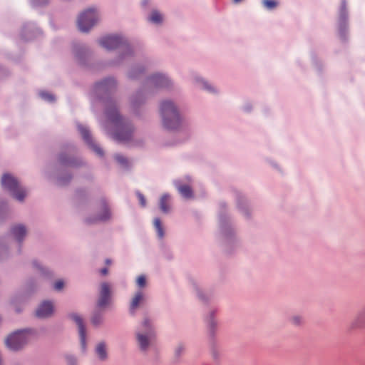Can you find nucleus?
Instances as JSON below:
<instances>
[{
	"mask_svg": "<svg viewBox=\"0 0 365 365\" xmlns=\"http://www.w3.org/2000/svg\"><path fill=\"white\" fill-rule=\"evenodd\" d=\"M115 88V80L109 77L95 85L94 93L98 98L105 102L106 130L116 141L127 143L132 138L133 127L130 122L119 113L117 101L113 97Z\"/></svg>",
	"mask_w": 365,
	"mask_h": 365,
	"instance_id": "obj_1",
	"label": "nucleus"
},
{
	"mask_svg": "<svg viewBox=\"0 0 365 365\" xmlns=\"http://www.w3.org/2000/svg\"><path fill=\"white\" fill-rule=\"evenodd\" d=\"M160 111L165 128L169 130H174L179 127L180 116L177 106L173 101L170 100L162 101Z\"/></svg>",
	"mask_w": 365,
	"mask_h": 365,
	"instance_id": "obj_2",
	"label": "nucleus"
},
{
	"mask_svg": "<svg viewBox=\"0 0 365 365\" xmlns=\"http://www.w3.org/2000/svg\"><path fill=\"white\" fill-rule=\"evenodd\" d=\"M99 43L108 50L120 49L122 52L120 60L132 53V48L128 41L118 35L106 36L99 40Z\"/></svg>",
	"mask_w": 365,
	"mask_h": 365,
	"instance_id": "obj_3",
	"label": "nucleus"
},
{
	"mask_svg": "<svg viewBox=\"0 0 365 365\" xmlns=\"http://www.w3.org/2000/svg\"><path fill=\"white\" fill-rule=\"evenodd\" d=\"M33 331L31 329L19 330L10 334L6 339L7 348L12 351L21 349L30 340Z\"/></svg>",
	"mask_w": 365,
	"mask_h": 365,
	"instance_id": "obj_4",
	"label": "nucleus"
},
{
	"mask_svg": "<svg viewBox=\"0 0 365 365\" xmlns=\"http://www.w3.org/2000/svg\"><path fill=\"white\" fill-rule=\"evenodd\" d=\"M136 339L142 351H146L151 345L155 339V331L148 319H144L141 329L136 333Z\"/></svg>",
	"mask_w": 365,
	"mask_h": 365,
	"instance_id": "obj_5",
	"label": "nucleus"
},
{
	"mask_svg": "<svg viewBox=\"0 0 365 365\" xmlns=\"http://www.w3.org/2000/svg\"><path fill=\"white\" fill-rule=\"evenodd\" d=\"M1 185L19 201H23L26 195V190L21 186L18 180L10 174L6 173L2 176Z\"/></svg>",
	"mask_w": 365,
	"mask_h": 365,
	"instance_id": "obj_6",
	"label": "nucleus"
},
{
	"mask_svg": "<svg viewBox=\"0 0 365 365\" xmlns=\"http://www.w3.org/2000/svg\"><path fill=\"white\" fill-rule=\"evenodd\" d=\"M98 13L95 9H88L83 11L78 18V27L81 31L87 32L98 22Z\"/></svg>",
	"mask_w": 365,
	"mask_h": 365,
	"instance_id": "obj_7",
	"label": "nucleus"
},
{
	"mask_svg": "<svg viewBox=\"0 0 365 365\" xmlns=\"http://www.w3.org/2000/svg\"><path fill=\"white\" fill-rule=\"evenodd\" d=\"M171 85L170 80L163 74L155 73L146 81L145 91H152L155 88H168Z\"/></svg>",
	"mask_w": 365,
	"mask_h": 365,
	"instance_id": "obj_8",
	"label": "nucleus"
},
{
	"mask_svg": "<svg viewBox=\"0 0 365 365\" xmlns=\"http://www.w3.org/2000/svg\"><path fill=\"white\" fill-rule=\"evenodd\" d=\"M78 129L80 132L83 139L86 142V143L99 156H102L103 155V150L95 143L93 141L89 130L83 125L78 124Z\"/></svg>",
	"mask_w": 365,
	"mask_h": 365,
	"instance_id": "obj_9",
	"label": "nucleus"
},
{
	"mask_svg": "<svg viewBox=\"0 0 365 365\" xmlns=\"http://www.w3.org/2000/svg\"><path fill=\"white\" fill-rule=\"evenodd\" d=\"M110 298V286L107 282H103L101 285L100 296L97 302L98 309H103L109 304Z\"/></svg>",
	"mask_w": 365,
	"mask_h": 365,
	"instance_id": "obj_10",
	"label": "nucleus"
},
{
	"mask_svg": "<svg viewBox=\"0 0 365 365\" xmlns=\"http://www.w3.org/2000/svg\"><path fill=\"white\" fill-rule=\"evenodd\" d=\"M71 319H73L78 328V333L80 336L81 345L83 351L86 350V328L84 326L83 320L81 316L77 314H71L70 315Z\"/></svg>",
	"mask_w": 365,
	"mask_h": 365,
	"instance_id": "obj_11",
	"label": "nucleus"
},
{
	"mask_svg": "<svg viewBox=\"0 0 365 365\" xmlns=\"http://www.w3.org/2000/svg\"><path fill=\"white\" fill-rule=\"evenodd\" d=\"M348 13L346 8V1L343 0L339 12V32L341 37L344 36V34L346 29Z\"/></svg>",
	"mask_w": 365,
	"mask_h": 365,
	"instance_id": "obj_12",
	"label": "nucleus"
},
{
	"mask_svg": "<svg viewBox=\"0 0 365 365\" xmlns=\"http://www.w3.org/2000/svg\"><path fill=\"white\" fill-rule=\"evenodd\" d=\"M53 312V304L50 301L43 302L37 308L36 314L38 317L45 318L50 317Z\"/></svg>",
	"mask_w": 365,
	"mask_h": 365,
	"instance_id": "obj_13",
	"label": "nucleus"
},
{
	"mask_svg": "<svg viewBox=\"0 0 365 365\" xmlns=\"http://www.w3.org/2000/svg\"><path fill=\"white\" fill-rule=\"evenodd\" d=\"M100 206L101 208L102 212L99 214L97 217H96L93 220L87 219V222L88 223L96 222L98 221H105L108 220L110 217V211L109 210L107 202L105 200H102L100 202Z\"/></svg>",
	"mask_w": 365,
	"mask_h": 365,
	"instance_id": "obj_14",
	"label": "nucleus"
},
{
	"mask_svg": "<svg viewBox=\"0 0 365 365\" xmlns=\"http://www.w3.org/2000/svg\"><path fill=\"white\" fill-rule=\"evenodd\" d=\"M364 328H365V307L359 312L349 325V329L351 331Z\"/></svg>",
	"mask_w": 365,
	"mask_h": 365,
	"instance_id": "obj_15",
	"label": "nucleus"
},
{
	"mask_svg": "<svg viewBox=\"0 0 365 365\" xmlns=\"http://www.w3.org/2000/svg\"><path fill=\"white\" fill-rule=\"evenodd\" d=\"M27 233L26 228L23 225H15L11 228V234L19 245L23 241Z\"/></svg>",
	"mask_w": 365,
	"mask_h": 365,
	"instance_id": "obj_16",
	"label": "nucleus"
},
{
	"mask_svg": "<svg viewBox=\"0 0 365 365\" xmlns=\"http://www.w3.org/2000/svg\"><path fill=\"white\" fill-rule=\"evenodd\" d=\"M73 53L79 62L81 63H83L84 58L88 55V50L86 47L81 43L75 44L73 46Z\"/></svg>",
	"mask_w": 365,
	"mask_h": 365,
	"instance_id": "obj_17",
	"label": "nucleus"
},
{
	"mask_svg": "<svg viewBox=\"0 0 365 365\" xmlns=\"http://www.w3.org/2000/svg\"><path fill=\"white\" fill-rule=\"evenodd\" d=\"M144 299L145 296L142 291H138L135 293V296L132 299L130 306V312L131 314H134L135 309L138 307Z\"/></svg>",
	"mask_w": 365,
	"mask_h": 365,
	"instance_id": "obj_18",
	"label": "nucleus"
},
{
	"mask_svg": "<svg viewBox=\"0 0 365 365\" xmlns=\"http://www.w3.org/2000/svg\"><path fill=\"white\" fill-rule=\"evenodd\" d=\"M216 310L212 309L210 311L209 316L207 318V322L209 328V332L211 336H214L217 327V322L215 318Z\"/></svg>",
	"mask_w": 365,
	"mask_h": 365,
	"instance_id": "obj_19",
	"label": "nucleus"
},
{
	"mask_svg": "<svg viewBox=\"0 0 365 365\" xmlns=\"http://www.w3.org/2000/svg\"><path fill=\"white\" fill-rule=\"evenodd\" d=\"M58 160L61 165L65 166H76L78 165L77 160L76 158L68 156L64 153L60 155Z\"/></svg>",
	"mask_w": 365,
	"mask_h": 365,
	"instance_id": "obj_20",
	"label": "nucleus"
},
{
	"mask_svg": "<svg viewBox=\"0 0 365 365\" xmlns=\"http://www.w3.org/2000/svg\"><path fill=\"white\" fill-rule=\"evenodd\" d=\"M170 196L168 194L163 195L160 200V208L164 213H168L170 210Z\"/></svg>",
	"mask_w": 365,
	"mask_h": 365,
	"instance_id": "obj_21",
	"label": "nucleus"
},
{
	"mask_svg": "<svg viewBox=\"0 0 365 365\" xmlns=\"http://www.w3.org/2000/svg\"><path fill=\"white\" fill-rule=\"evenodd\" d=\"M178 190L180 195L186 198L190 199L192 197V190L189 185H177Z\"/></svg>",
	"mask_w": 365,
	"mask_h": 365,
	"instance_id": "obj_22",
	"label": "nucleus"
},
{
	"mask_svg": "<svg viewBox=\"0 0 365 365\" xmlns=\"http://www.w3.org/2000/svg\"><path fill=\"white\" fill-rule=\"evenodd\" d=\"M96 353L101 360H105L107 358L106 345L104 342H101L96 347Z\"/></svg>",
	"mask_w": 365,
	"mask_h": 365,
	"instance_id": "obj_23",
	"label": "nucleus"
},
{
	"mask_svg": "<svg viewBox=\"0 0 365 365\" xmlns=\"http://www.w3.org/2000/svg\"><path fill=\"white\" fill-rule=\"evenodd\" d=\"M144 101H145V96H144V92L143 91L138 92L131 98V104L134 108L140 106Z\"/></svg>",
	"mask_w": 365,
	"mask_h": 365,
	"instance_id": "obj_24",
	"label": "nucleus"
},
{
	"mask_svg": "<svg viewBox=\"0 0 365 365\" xmlns=\"http://www.w3.org/2000/svg\"><path fill=\"white\" fill-rule=\"evenodd\" d=\"M289 322L294 326H301L304 323V318L301 315L295 314L289 317Z\"/></svg>",
	"mask_w": 365,
	"mask_h": 365,
	"instance_id": "obj_25",
	"label": "nucleus"
},
{
	"mask_svg": "<svg viewBox=\"0 0 365 365\" xmlns=\"http://www.w3.org/2000/svg\"><path fill=\"white\" fill-rule=\"evenodd\" d=\"M103 322V315L102 313L100 311H96L92 317H91V322L93 325L98 326L101 324Z\"/></svg>",
	"mask_w": 365,
	"mask_h": 365,
	"instance_id": "obj_26",
	"label": "nucleus"
},
{
	"mask_svg": "<svg viewBox=\"0 0 365 365\" xmlns=\"http://www.w3.org/2000/svg\"><path fill=\"white\" fill-rule=\"evenodd\" d=\"M149 21L155 24H159L163 21V16L158 11H153L149 16Z\"/></svg>",
	"mask_w": 365,
	"mask_h": 365,
	"instance_id": "obj_27",
	"label": "nucleus"
},
{
	"mask_svg": "<svg viewBox=\"0 0 365 365\" xmlns=\"http://www.w3.org/2000/svg\"><path fill=\"white\" fill-rule=\"evenodd\" d=\"M154 226L157 230L158 237L160 238H163L164 237V230L159 218H155L154 220Z\"/></svg>",
	"mask_w": 365,
	"mask_h": 365,
	"instance_id": "obj_28",
	"label": "nucleus"
},
{
	"mask_svg": "<svg viewBox=\"0 0 365 365\" xmlns=\"http://www.w3.org/2000/svg\"><path fill=\"white\" fill-rule=\"evenodd\" d=\"M196 82L198 83L200 85L202 88L205 89V90L210 91V92H214L215 91L214 88L211 85H210L207 82L203 81L202 79L197 78H196Z\"/></svg>",
	"mask_w": 365,
	"mask_h": 365,
	"instance_id": "obj_29",
	"label": "nucleus"
},
{
	"mask_svg": "<svg viewBox=\"0 0 365 365\" xmlns=\"http://www.w3.org/2000/svg\"><path fill=\"white\" fill-rule=\"evenodd\" d=\"M115 159L123 167H124V168L128 167L129 161L125 157H124L120 154H116L115 155Z\"/></svg>",
	"mask_w": 365,
	"mask_h": 365,
	"instance_id": "obj_30",
	"label": "nucleus"
},
{
	"mask_svg": "<svg viewBox=\"0 0 365 365\" xmlns=\"http://www.w3.org/2000/svg\"><path fill=\"white\" fill-rule=\"evenodd\" d=\"M34 267L36 268L42 275L48 276L49 272L44 267H43L37 261L33 262Z\"/></svg>",
	"mask_w": 365,
	"mask_h": 365,
	"instance_id": "obj_31",
	"label": "nucleus"
},
{
	"mask_svg": "<svg viewBox=\"0 0 365 365\" xmlns=\"http://www.w3.org/2000/svg\"><path fill=\"white\" fill-rule=\"evenodd\" d=\"M39 95L45 101H49V102H53V101H55V96L53 94L50 93H48V92H46V91H41L39 93Z\"/></svg>",
	"mask_w": 365,
	"mask_h": 365,
	"instance_id": "obj_32",
	"label": "nucleus"
},
{
	"mask_svg": "<svg viewBox=\"0 0 365 365\" xmlns=\"http://www.w3.org/2000/svg\"><path fill=\"white\" fill-rule=\"evenodd\" d=\"M263 5L268 9H273L277 5V2L274 0H263Z\"/></svg>",
	"mask_w": 365,
	"mask_h": 365,
	"instance_id": "obj_33",
	"label": "nucleus"
},
{
	"mask_svg": "<svg viewBox=\"0 0 365 365\" xmlns=\"http://www.w3.org/2000/svg\"><path fill=\"white\" fill-rule=\"evenodd\" d=\"M142 72H143V69H141L140 68H133L129 72V77L131 78H138L139 76V73H140Z\"/></svg>",
	"mask_w": 365,
	"mask_h": 365,
	"instance_id": "obj_34",
	"label": "nucleus"
},
{
	"mask_svg": "<svg viewBox=\"0 0 365 365\" xmlns=\"http://www.w3.org/2000/svg\"><path fill=\"white\" fill-rule=\"evenodd\" d=\"M8 257L7 248L0 244V260L4 259Z\"/></svg>",
	"mask_w": 365,
	"mask_h": 365,
	"instance_id": "obj_35",
	"label": "nucleus"
},
{
	"mask_svg": "<svg viewBox=\"0 0 365 365\" xmlns=\"http://www.w3.org/2000/svg\"><path fill=\"white\" fill-rule=\"evenodd\" d=\"M136 283L139 287H144L146 285L145 277L144 275L139 276L137 279Z\"/></svg>",
	"mask_w": 365,
	"mask_h": 365,
	"instance_id": "obj_36",
	"label": "nucleus"
},
{
	"mask_svg": "<svg viewBox=\"0 0 365 365\" xmlns=\"http://www.w3.org/2000/svg\"><path fill=\"white\" fill-rule=\"evenodd\" d=\"M66 360L68 365H76L77 361L76 359L71 355H66Z\"/></svg>",
	"mask_w": 365,
	"mask_h": 365,
	"instance_id": "obj_37",
	"label": "nucleus"
},
{
	"mask_svg": "<svg viewBox=\"0 0 365 365\" xmlns=\"http://www.w3.org/2000/svg\"><path fill=\"white\" fill-rule=\"evenodd\" d=\"M71 177L70 175L67 176L66 178L60 177L58 179V183L61 185H64L67 184L69 180H71Z\"/></svg>",
	"mask_w": 365,
	"mask_h": 365,
	"instance_id": "obj_38",
	"label": "nucleus"
},
{
	"mask_svg": "<svg viewBox=\"0 0 365 365\" xmlns=\"http://www.w3.org/2000/svg\"><path fill=\"white\" fill-rule=\"evenodd\" d=\"M136 195L141 206L145 207L146 205V200L143 195L139 192H137Z\"/></svg>",
	"mask_w": 365,
	"mask_h": 365,
	"instance_id": "obj_39",
	"label": "nucleus"
},
{
	"mask_svg": "<svg viewBox=\"0 0 365 365\" xmlns=\"http://www.w3.org/2000/svg\"><path fill=\"white\" fill-rule=\"evenodd\" d=\"M33 4L37 6H43L48 3L49 0H31Z\"/></svg>",
	"mask_w": 365,
	"mask_h": 365,
	"instance_id": "obj_40",
	"label": "nucleus"
},
{
	"mask_svg": "<svg viewBox=\"0 0 365 365\" xmlns=\"http://www.w3.org/2000/svg\"><path fill=\"white\" fill-rule=\"evenodd\" d=\"M63 282L61 280H58L54 284V289L56 290L60 291L61 289H63Z\"/></svg>",
	"mask_w": 365,
	"mask_h": 365,
	"instance_id": "obj_41",
	"label": "nucleus"
},
{
	"mask_svg": "<svg viewBox=\"0 0 365 365\" xmlns=\"http://www.w3.org/2000/svg\"><path fill=\"white\" fill-rule=\"evenodd\" d=\"M184 351V346L182 345H180L177 347L175 350V354L176 356H180L182 352Z\"/></svg>",
	"mask_w": 365,
	"mask_h": 365,
	"instance_id": "obj_42",
	"label": "nucleus"
},
{
	"mask_svg": "<svg viewBox=\"0 0 365 365\" xmlns=\"http://www.w3.org/2000/svg\"><path fill=\"white\" fill-rule=\"evenodd\" d=\"M220 225H221V227H222V230H223V232H225V225L222 218L220 219Z\"/></svg>",
	"mask_w": 365,
	"mask_h": 365,
	"instance_id": "obj_43",
	"label": "nucleus"
},
{
	"mask_svg": "<svg viewBox=\"0 0 365 365\" xmlns=\"http://www.w3.org/2000/svg\"><path fill=\"white\" fill-rule=\"evenodd\" d=\"M101 272L102 274H106L108 273V269L107 268H103L101 270Z\"/></svg>",
	"mask_w": 365,
	"mask_h": 365,
	"instance_id": "obj_44",
	"label": "nucleus"
},
{
	"mask_svg": "<svg viewBox=\"0 0 365 365\" xmlns=\"http://www.w3.org/2000/svg\"><path fill=\"white\" fill-rule=\"evenodd\" d=\"M197 294H198V296H199V297H200V299H203V297L202 296V292H201V291L197 290Z\"/></svg>",
	"mask_w": 365,
	"mask_h": 365,
	"instance_id": "obj_45",
	"label": "nucleus"
},
{
	"mask_svg": "<svg viewBox=\"0 0 365 365\" xmlns=\"http://www.w3.org/2000/svg\"><path fill=\"white\" fill-rule=\"evenodd\" d=\"M232 1L235 3H239V2L242 1V0H232Z\"/></svg>",
	"mask_w": 365,
	"mask_h": 365,
	"instance_id": "obj_46",
	"label": "nucleus"
},
{
	"mask_svg": "<svg viewBox=\"0 0 365 365\" xmlns=\"http://www.w3.org/2000/svg\"><path fill=\"white\" fill-rule=\"evenodd\" d=\"M110 261L109 259H106V264H110Z\"/></svg>",
	"mask_w": 365,
	"mask_h": 365,
	"instance_id": "obj_47",
	"label": "nucleus"
},
{
	"mask_svg": "<svg viewBox=\"0 0 365 365\" xmlns=\"http://www.w3.org/2000/svg\"><path fill=\"white\" fill-rule=\"evenodd\" d=\"M250 110V108H246V110L249 111Z\"/></svg>",
	"mask_w": 365,
	"mask_h": 365,
	"instance_id": "obj_48",
	"label": "nucleus"
}]
</instances>
